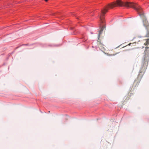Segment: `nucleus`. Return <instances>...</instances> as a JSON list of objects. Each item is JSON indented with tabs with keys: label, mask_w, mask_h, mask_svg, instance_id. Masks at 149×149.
<instances>
[{
	"label": "nucleus",
	"mask_w": 149,
	"mask_h": 149,
	"mask_svg": "<svg viewBox=\"0 0 149 149\" xmlns=\"http://www.w3.org/2000/svg\"><path fill=\"white\" fill-rule=\"evenodd\" d=\"M146 49L145 51V56H149V47H146Z\"/></svg>",
	"instance_id": "3"
},
{
	"label": "nucleus",
	"mask_w": 149,
	"mask_h": 149,
	"mask_svg": "<svg viewBox=\"0 0 149 149\" xmlns=\"http://www.w3.org/2000/svg\"><path fill=\"white\" fill-rule=\"evenodd\" d=\"M146 36L147 37H149V32L146 34Z\"/></svg>",
	"instance_id": "5"
},
{
	"label": "nucleus",
	"mask_w": 149,
	"mask_h": 149,
	"mask_svg": "<svg viewBox=\"0 0 149 149\" xmlns=\"http://www.w3.org/2000/svg\"><path fill=\"white\" fill-rule=\"evenodd\" d=\"M107 12V10H102L100 16V22L104 23L105 22L104 15Z\"/></svg>",
	"instance_id": "2"
},
{
	"label": "nucleus",
	"mask_w": 149,
	"mask_h": 149,
	"mask_svg": "<svg viewBox=\"0 0 149 149\" xmlns=\"http://www.w3.org/2000/svg\"><path fill=\"white\" fill-rule=\"evenodd\" d=\"M118 6L125 7L127 8H131L134 9H140L141 8V7L137 4L128 2H123L121 0H117L115 2L111 3L107 5L103 9H113Z\"/></svg>",
	"instance_id": "1"
},
{
	"label": "nucleus",
	"mask_w": 149,
	"mask_h": 149,
	"mask_svg": "<svg viewBox=\"0 0 149 149\" xmlns=\"http://www.w3.org/2000/svg\"><path fill=\"white\" fill-rule=\"evenodd\" d=\"M146 42L144 43L145 45H149V39H146Z\"/></svg>",
	"instance_id": "4"
},
{
	"label": "nucleus",
	"mask_w": 149,
	"mask_h": 149,
	"mask_svg": "<svg viewBox=\"0 0 149 149\" xmlns=\"http://www.w3.org/2000/svg\"><path fill=\"white\" fill-rule=\"evenodd\" d=\"M45 1H48V0H45Z\"/></svg>",
	"instance_id": "6"
}]
</instances>
